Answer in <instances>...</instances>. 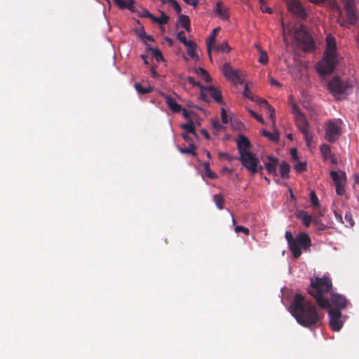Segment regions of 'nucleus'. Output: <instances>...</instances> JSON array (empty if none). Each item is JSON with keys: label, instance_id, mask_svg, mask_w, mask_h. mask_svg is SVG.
Segmentation results:
<instances>
[{"label": "nucleus", "instance_id": "1", "mask_svg": "<svg viewBox=\"0 0 359 359\" xmlns=\"http://www.w3.org/2000/svg\"><path fill=\"white\" fill-rule=\"evenodd\" d=\"M290 311L297 323L303 327H311L320 325L321 317L316 306L306 300L301 294H296L290 306Z\"/></svg>", "mask_w": 359, "mask_h": 359}, {"label": "nucleus", "instance_id": "2", "mask_svg": "<svg viewBox=\"0 0 359 359\" xmlns=\"http://www.w3.org/2000/svg\"><path fill=\"white\" fill-rule=\"evenodd\" d=\"M308 293L316 299L320 308H330V301L326 295L332 293V280L327 276L311 278Z\"/></svg>", "mask_w": 359, "mask_h": 359}, {"label": "nucleus", "instance_id": "3", "mask_svg": "<svg viewBox=\"0 0 359 359\" xmlns=\"http://www.w3.org/2000/svg\"><path fill=\"white\" fill-rule=\"evenodd\" d=\"M337 62L336 39L330 34L326 36V49L321 61L317 65V72L321 75H330Z\"/></svg>", "mask_w": 359, "mask_h": 359}, {"label": "nucleus", "instance_id": "4", "mask_svg": "<svg viewBox=\"0 0 359 359\" xmlns=\"http://www.w3.org/2000/svg\"><path fill=\"white\" fill-rule=\"evenodd\" d=\"M285 239L287 242L289 249L294 258H299L302 254V250H306L311 245V240L309 236L304 233H299L295 238L292 233L287 231L285 234Z\"/></svg>", "mask_w": 359, "mask_h": 359}, {"label": "nucleus", "instance_id": "5", "mask_svg": "<svg viewBox=\"0 0 359 359\" xmlns=\"http://www.w3.org/2000/svg\"><path fill=\"white\" fill-rule=\"evenodd\" d=\"M330 93L337 100H341L351 93L352 86L348 82L334 76L327 83Z\"/></svg>", "mask_w": 359, "mask_h": 359}, {"label": "nucleus", "instance_id": "6", "mask_svg": "<svg viewBox=\"0 0 359 359\" xmlns=\"http://www.w3.org/2000/svg\"><path fill=\"white\" fill-rule=\"evenodd\" d=\"M295 39L304 51H309L315 48L314 42L311 36L306 32L304 25H300L296 30Z\"/></svg>", "mask_w": 359, "mask_h": 359}, {"label": "nucleus", "instance_id": "7", "mask_svg": "<svg viewBox=\"0 0 359 359\" xmlns=\"http://www.w3.org/2000/svg\"><path fill=\"white\" fill-rule=\"evenodd\" d=\"M295 39L304 51H309L315 48L314 42L311 36L306 32L304 25H300L296 30Z\"/></svg>", "mask_w": 359, "mask_h": 359}, {"label": "nucleus", "instance_id": "8", "mask_svg": "<svg viewBox=\"0 0 359 359\" xmlns=\"http://www.w3.org/2000/svg\"><path fill=\"white\" fill-rule=\"evenodd\" d=\"M341 134V128L337 120L330 119L325 123V138L331 143L335 142Z\"/></svg>", "mask_w": 359, "mask_h": 359}, {"label": "nucleus", "instance_id": "9", "mask_svg": "<svg viewBox=\"0 0 359 359\" xmlns=\"http://www.w3.org/2000/svg\"><path fill=\"white\" fill-rule=\"evenodd\" d=\"M297 126L304 135L306 146L310 147L312 144L313 134L309 130V123L304 114H298L295 118Z\"/></svg>", "mask_w": 359, "mask_h": 359}, {"label": "nucleus", "instance_id": "10", "mask_svg": "<svg viewBox=\"0 0 359 359\" xmlns=\"http://www.w3.org/2000/svg\"><path fill=\"white\" fill-rule=\"evenodd\" d=\"M238 160L241 162L242 165L252 175H255L257 171L255 169L256 164H259V159L251 151L243 154L238 157Z\"/></svg>", "mask_w": 359, "mask_h": 359}, {"label": "nucleus", "instance_id": "11", "mask_svg": "<svg viewBox=\"0 0 359 359\" xmlns=\"http://www.w3.org/2000/svg\"><path fill=\"white\" fill-rule=\"evenodd\" d=\"M288 11L301 19H306L308 16L305 8L299 0H286Z\"/></svg>", "mask_w": 359, "mask_h": 359}, {"label": "nucleus", "instance_id": "12", "mask_svg": "<svg viewBox=\"0 0 359 359\" xmlns=\"http://www.w3.org/2000/svg\"><path fill=\"white\" fill-rule=\"evenodd\" d=\"M328 314L330 328L334 332L339 331L343 326V321L341 320V312L339 309H330Z\"/></svg>", "mask_w": 359, "mask_h": 359}, {"label": "nucleus", "instance_id": "13", "mask_svg": "<svg viewBox=\"0 0 359 359\" xmlns=\"http://www.w3.org/2000/svg\"><path fill=\"white\" fill-rule=\"evenodd\" d=\"M330 301L331 302L330 306V308H327L328 310L339 309L341 311V310L345 309L348 304V301L345 296L334 292L331 293Z\"/></svg>", "mask_w": 359, "mask_h": 359}, {"label": "nucleus", "instance_id": "14", "mask_svg": "<svg viewBox=\"0 0 359 359\" xmlns=\"http://www.w3.org/2000/svg\"><path fill=\"white\" fill-rule=\"evenodd\" d=\"M222 73L224 76L235 83H243L240 76V72L238 69H233L229 63H225L222 67Z\"/></svg>", "mask_w": 359, "mask_h": 359}, {"label": "nucleus", "instance_id": "15", "mask_svg": "<svg viewBox=\"0 0 359 359\" xmlns=\"http://www.w3.org/2000/svg\"><path fill=\"white\" fill-rule=\"evenodd\" d=\"M237 149L238 150L239 156L245 154L250 152V142L248 139L243 135H239L236 140Z\"/></svg>", "mask_w": 359, "mask_h": 359}, {"label": "nucleus", "instance_id": "16", "mask_svg": "<svg viewBox=\"0 0 359 359\" xmlns=\"http://www.w3.org/2000/svg\"><path fill=\"white\" fill-rule=\"evenodd\" d=\"M334 214L336 219L338 222L344 224V225L346 227L353 226L355 222H354V219H353L352 214L351 213V212H346L345 216H344V220H343V217H342L341 215L338 213L336 210L334 211Z\"/></svg>", "mask_w": 359, "mask_h": 359}, {"label": "nucleus", "instance_id": "17", "mask_svg": "<svg viewBox=\"0 0 359 359\" xmlns=\"http://www.w3.org/2000/svg\"><path fill=\"white\" fill-rule=\"evenodd\" d=\"M113 1L120 9L127 8L131 12H137V9L134 6L135 0H113Z\"/></svg>", "mask_w": 359, "mask_h": 359}, {"label": "nucleus", "instance_id": "18", "mask_svg": "<svg viewBox=\"0 0 359 359\" xmlns=\"http://www.w3.org/2000/svg\"><path fill=\"white\" fill-rule=\"evenodd\" d=\"M165 102L168 108L174 113H180L182 111V106L176 102V100L170 95H163Z\"/></svg>", "mask_w": 359, "mask_h": 359}, {"label": "nucleus", "instance_id": "19", "mask_svg": "<svg viewBox=\"0 0 359 359\" xmlns=\"http://www.w3.org/2000/svg\"><path fill=\"white\" fill-rule=\"evenodd\" d=\"M219 30H220L219 27H217L213 29V30L212 31L211 35L208 37L207 42H206L208 53L209 55V58L211 61H212L211 50L212 48L213 44L215 43V38H216L217 34L219 33Z\"/></svg>", "mask_w": 359, "mask_h": 359}, {"label": "nucleus", "instance_id": "20", "mask_svg": "<svg viewBox=\"0 0 359 359\" xmlns=\"http://www.w3.org/2000/svg\"><path fill=\"white\" fill-rule=\"evenodd\" d=\"M267 158L269 161L264 164L266 170L269 174L277 175L276 168L278 165V159L270 156H268Z\"/></svg>", "mask_w": 359, "mask_h": 359}, {"label": "nucleus", "instance_id": "21", "mask_svg": "<svg viewBox=\"0 0 359 359\" xmlns=\"http://www.w3.org/2000/svg\"><path fill=\"white\" fill-rule=\"evenodd\" d=\"M346 20L349 25L355 26L358 21V16L356 15L355 8L345 10Z\"/></svg>", "mask_w": 359, "mask_h": 359}, {"label": "nucleus", "instance_id": "22", "mask_svg": "<svg viewBox=\"0 0 359 359\" xmlns=\"http://www.w3.org/2000/svg\"><path fill=\"white\" fill-rule=\"evenodd\" d=\"M205 91H208L210 94V96L212 99H214L218 103H222V96L221 92L213 86H206V90Z\"/></svg>", "mask_w": 359, "mask_h": 359}, {"label": "nucleus", "instance_id": "23", "mask_svg": "<svg viewBox=\"0 0 359 359\" xmlns=\"http://www.w3.org/2000/svg\"><path fill=\"white\" fill-rule=\"evenodd\" d=\"M330 177H332L334 184L339 183H345L346 180V174L344 172L330 171Z\"/></svg>", "mask_w": 359, "mask_h": 359}, {"label": "nucleus", "instance_id": "24", "mask_svg": "<svg viewBox=\"0 0 359 359\" xmlns=\"http://www.w3.org/2000/svg\"><path fill=\"white\" fill-rule=\"evenodd\" d=\"M187 47V54L192 59H198V55L196 53V43L193 41H189V43L184 45Z\"/></svg>", "mask_w": 359, "mask_h": 359}, {"label": "nucleus", "instance_id": "25", "mask_svg": "<svg viewBox=\"0 0 359 359\" xmlns=\"http://www.w3.org/2000/svg\"><path fill=\"white\" fill-rule=\"evenodd\" d=\"M255 47L257 48L258 53H259V57L258 59L259 62L263 65H266L269 62V57L266 52L264 51L257 43L255 44Z\"/></svg>", "mask_w": 359, "mask_h": 359}, {"label": "nucleus", "instance_id": "26", "mask_svg": "<svg viewBox=\"0 0 359 359\" xmlns=\"http://www.w3.org/2000/svg\"><path fill=\"white\" fill-rule=\"evenodd\" d=\"M215 11L223 20H227L229 18L227 10L223 7L221 1H218L216 4Z\"/></svg>", "mask_w": 359, "mask_h": 359}, {"label": "nucleus", "instance_id": "27", "mask_svg": "<svg viewBox=\"0 0 359 359\" xmlns=\"http://www.w3.org/2000/svg\"><path fill=\"white\" fill-rule=\"evenodd\" d=\"M177 21L186 31L188 32L191 31L190 19L187 15H180Z\"/></svg>", "mask_w": 359, "mask_h": 359}, {"label": "nucleus", "instance_id": "28", "mask_svg": "<svg viewBox=\"0 0 359 359\" xmlns=\"http://www.w3.org/2000/svg\"><path fill=\"white\" fill-rule=\"evenodd\" d=\"M290 170V165L287 162L283 161L280 165V172L281 177L283 179H287L289 177Z\"/></svg>", "mask_w": 359, "mask_h": 359}, {"label": "nucleus", "instance_id": "29", "mask_svg": "<svg viewBox=\"0 0 359 359\" xmlns=\"http://www.w3.org/2000/svg\"><path fill=\"white\" fill-rule=\"evenodd\" d=\"M169 19V16L166 15L164 12L161 11V16L155 17L153 15L151 20L154 22L159 24L160 25H164L168 23Z\"/></svg>", "mask_w": 359, "mask_h": 359}, {"label": "nucleus", "instance_id": "30", "mask_svg": "<svg viewBox=\"0 0 359 359\" xmlns=\"http://www.w3.org/2000/svg\"><path fill=\"white\" fill-rule=\"evenodd\" d=\"M196 147L195 146V143L191 142V143L189 144V147L187 148L179 147V151L182 154H191L192 156H196L197 155V153L196 152Z\"/></svg>", "mask_w": 359, "mask_h": 359}, {"label": "nucleus", "instance_id": "31", "mask_svg": "<svg viewBox=\"0 0 359 359\" xmlns=\"http://www.w3.org/2000/svg\"><path fill=\"white\" fill-rule=\"evenodd\" d=\"M182 128L185 130V133H189L190 135L194 136L195 139L198 138V135L195 132V127L192 121L182 125Z\"/></svg>", "mask_w": 359, "mask_h": 359}, {"label": "nucleus", "instance_id": "32", "mask_svg": "<svg viewBox=\"0 0 359 359\" xmlns=\"http://www.w3.org/2000/svg\"><path fill=\"white\" fill-rule=\"evenodd\" d=\"M195 73L201 76L206 83H208L211 81V77L209 75L208 72L202 67H198L195 69Z\"/></svg>", "mask_w": 359, "mask_h": 359}, {"label": "nucleus", "instance_id": "33", "mask_svg": "<svg viewBox=\"0 0 359 359\" xmlns=\"http://www.w3.org/2000/svg\"><path fill=\"white\" fill-rule=\"evenodd\" d=\"M134 87L140 95H146L153 91V88L149 86L148 87H144L139 83H135Z\"/></svg>", "mask_w": 359, "mask_h": 359}, {"label": "nucleus", "instance_id": "34", "mask_svg": "<svg viewBox=\"0 0 359 359\" xmlns=\"http://www.w3.org/2000/svg\"><path fill=\"white\" fill-rule=\"evenodd\" d=\"M298 217L302 221L304 225L306 227H309L312 221V217L311 215H308L305 211H302L299 212Z\"/></svg>", "mask_w": 359, "mask_h": 359}, {"label": "nucleus", "instance_id": "35", "mask_svg": "<svg viewBox=\"0 0 359 359\" xmlns=\"http://www.w3.org/2000/svg\"><path fill=\"white\" fill-rule=\"evenodd\" d=\"M216 52L219 53H228L231 50L227 41H223L222 43L212 46Z\"/></svg>", "mask_w": 359, "mask_h": 359}, {"label": "nucleus", "instance_id": "36", "mask_svg": "<svg viewBox=\"0 0 359 359\" xmlns=\"http://www.w3.org/2000/svg\"><path fill=\"white\" fill-rule=\"evenodd\" d=\"M213 199L217 208L219 210H222L224 208V196L221 194H215L213 197Z\"/></svg>", "mask_w": 359, "mask_h": 359}, {"label": "nucleus", "instance_id": "37", "mask_svg": "<svg viewBox=\"0 0 359 359\" xmlns=\"http://www.w3.org/2000/svg\"><path fill=\"white\" fill-rule=\"evenodd\" d=\"M262 134L264 137L269 138L271 141L276 142V141H278L279 140V134L276 131H275L274 133H272L269 132L267 130H263L262 131Z\"/></svg>", "mask_w": 359, "mask_h": 359}, {"label": "nucleus", "instance_id": "38", "mask_svg": "<svg viewBox=\"0 0 359 359\" xmlns=\"http://www.w3.org/2000/svg\"><path fill=\"white\" fill-rule=\"evenodd\" d=\"M320 152L325 159H327L332 154L331 148L328 144H323L320 146Z\"/></svg>", "mask_w": 359, "mask_h": 359}, {"label": "nucleus", "instance_id": "39", "mask_svg": "<svg viewBox=\"0 0 359 359\" xmlns=\"http://www.w3.org/2000/svg\"><path fill=\"white\" fill-rule=\"evenodd\" d=\"M203 167L205 172V175L210 178V179H215L217 178V175L211 170L210 167V163L209 162H205L203 163Z\"/></svg>", "mask_w": 359, "mask_h": 359}, {"label": "nucleus", "instance_id": "40", "mask_svg": "<svg viewBox=\"0 0 359 359\" xmlns=\"http://www.w3.org/2000/svg\"><path fill=\"white\" fill-rule=\"evenodd\" d=\"M150 50L152 57H154L157 62H160L163 60L162 53L158 48H151Z\"/></svg>", "mask_w": 359, "mask_h": 359}, {"label": "nucleus", "instance_id": "41", "mask_svg": "<svg viewBox=\"0 0 359 359\" xmlns=\"http://www.w3.org/2000/svg\"><path fill=\"white\" fill-rule=\"evenodd\" d=\"M337 22L341 27L349 28V25L346 19H345L344 17L343 16L341 11L339 13V16L337 17Z\"/></svg>", "mask_w": 359, "mask_h": 359}, {"label": "nucleus", "instance_id": "42", "mask_svg": "<svg viewBox=\"0 0 359 359\" xmlns=\"http://www.w3.org/2000/svg\"><path fill=\"white\" fill-rule=\"evenodd\" d=\"M218 156L220 159H226L229 162H231L232 161L236 160V159L238 160V157L233 156L230 155L225 152H220L218 154Z\"/></svg>", "mask_w": 359, "mask_h": 359}, {"label": "nucleus", "instance_id": "43", "mask_svg": "<svg viewBox=\"0 0 359 359\" xmlns=\"http://www.w3.org/2000/svg\"><path fill=\"white\" fill-rule=\"evenodd\" d=\"M310 199H311V205L313 208H316V207L319 206L318 198L316 193L313 191H311L310 192Z\"/></svg>", "mask_w": 359, "mask_h": 359}, {"label": "nucleus", "instance_id": "44", "mask_svg": "<svg viewBox=\"0 0 359 359\" xmlns=\"http://www.w3.org/2000/svg\"><path fill=\"white\" fill-rule=\"evenodd\" d=\"M135 13H137L138 15L142 18H148L151 20L153 17V15L146 8H143L142 11H139L137 10V12Z\"/></svg>", "mask_w": 359, "mask_h": 359}, {"label": "nucleus", "instance_id": "45", "mask_svg": "<svg viewBox=\"0 0 359 359\" xmlns=\"http://www.w3.org/2000/svg\"><path fill=\"white\" fill-rule=\"evenodd\" d=\"M344 184L345 183H339L335 184V189L337 195L342 196L345 194Z\"/></svg>", "mask_w": 359, "mask_h": 359}, {"label": "nucleus", "instance_id": "46", "mask_svg": "<svg viewBox=\"0 0 359 359\" xmlns=\"http://www.w3.org/2000/svg\"><path fill=\"white\" fill-rule=\"evenodd\" d=\"M344 10L351 9L355 8V0H342Z\"/></svg>", "mask_w": 359, "mask_h": 359}, {"label": "nucleus", "instance_id": "47", "mask_svg": "<svg viewBox=\"0 0 359 359\" xmlns=\"http://www.w3.org/2000/svg\"><path fill=\"white\" fill-rule=\"evenodd\" d=\"M212 128L217 132L224 129V127L222 126L217 119L212 120Z\"/></svg>", "mask_w": 359, "mask_h": 359}, {"label": "nucleus", "instance_id": "48", "mask_svg": "<svg viewBox=\"0 0 359 359\" xmlns=\"http://www.w3.org/2000/svg\"><path fill=\"white\" fill-rule=\"evenodd\" d=\"M177 38L184 45L189 42V41L187 40L185 33L183 31H181L177 34Z\"/></svg>", "mask_w": 359, "mask_h": 359}, {"label": "nucleus", "instance_id": "49", "mask_svg": "<svg viewBox=\"0 0 359 359\" xmlns=\"http://www.w3.org/2000/svg\"><path fill=\"white\" fill-rule=\"evenodd\" d=\"M182 137L184 140V141L188 144L191 143V142L194 143L195 142L196 139L189 133H182Z\"/></svg>", "mask_w": 359, "mask_h": 359}, {"label": "nucleus", "instance_id": "50", "mask_svg": "<svg viewBox=\"0 0 359 359\" xmlns=\"http://www.w3.org/2000/svg\"><path fill=\"white\" fill-rule=\"evenodd\" d=\"M260 8L264 13H271L272 9L267 7L265 4V0H259Z\"/></svg>", "mask_w": 359, "mask_h": 359}, {"label": "nucleus", "instance_id": "51", "mask_svg": "<svg viewBox=\"0 0 359 359\" xmlns=\"http://www.w3.org/2000/svg\"><path fill=\"white\" fill-rule=\"evenodd\" d=\"M306 165L302 162H298L294 166V169L297 172H301L306 170Z\"/></svg>", "mask_w": 359, "mask_h": 359}, {"label": "nucleus", "instance_id": "52", "mask_svg": "<svg viewBox=\"0 0 359 359\" xmlns=\"http://www.w3.org/2000/svg\"><path fill=\"white\" fill-rule=\"evenodd\" d=\"M235 231L236 233L242 232L245 235H248L249 232H250L249 229L248 228L243 226H236L235 227Z\"/></svg>", "mask_w": 359, "mask_h": 359}, {"label": "nucleus", "instance_id": "53", "mask_svg": "<svg viewBox=\"0 0 359 359\" xmlns=\"http://www.w3.org/2000/svg\"><path fill=\"white\" fill-rule=\"evenodd\" d=\"M221 118L222 121L224 124H226L229 123V118L224 108L221 109Z\"/></svg>", "mask_w": 359, "mask_h": 359}, {"label": "nucleus", "instance_id": "54", "mask_svg": "<svg viewBox=\"0 0 359 359\" xmlns=\"http://www.w3.org/2000/svg\"><path fill=\"white\" fill-rule=\"evenodd\" d=\"M269 114V118L272 121L273 125H275V109L271 106L267 108Z\"/></svg>", "mask_w": 359, "mask_h": 359}, {"label": "nucleus", "instance_id": "55", "mask_svg": "<svg viewBox=\"0 0 359 359\" xmlns=\"http://www.w3.org/2000/svg\"><path fill=\"white\" fill-rule=\"evenodd\" d=\"M170 5L172 6V8H174V10L176 11V13L177 14H180L181 13V11H182L181 7L175 0H172Z\"/></svg>", "mask_w": 359, "mask_h": 359}, {"label": "nucleus", "instance_id": "56", "mask_svg": "<svg viewBox=\"0 0 359 359\" xmlns=\"http://www.w3.org/2000/svg\"><path fill=\"white\" fill-rule=\"evenodd\" d=\"M249 113L259 123H263L264 119L261 115L257 114L252 110H250Z\"/></svg>", "mask_w": 359, "mask_h": 359}, {"label": "nucleus", "instance_id": "57", "mask_svg": "<svg viewBox=\"0 0 359 359\" xmlns=\"http://www.w3.org/2000/svg\"><path fill=\"white\" fill-rule=\"evenodd\" d=\"M243 95L245 97L249 98L250 100H252V93L248 90V83L245 85Z\"/></svg>", "mask_w": 359, "mask_h": 359}, {"label": "nucleus", "instance_id": "58", "mask_svg": "<svg viewBox=\"0 0 359 359\" xmlns=\"http://www.w3.org/2000/svg\"><path fill=\"white\" fill-rule=\"evenodd\" d=\"M290 155H291V158L293 160L297 161L298 159V153H297V149L292 148L290 149Z\"/></svg>", "mask_w": 359, "mask_h": 359}, {"label": "nucleus", "instance_id": "59", "mask_svg": "<svg viewBox=\"0 0 359 359\" xmlns=\"http://www.w3.org/2000/svg\"><path fill=\"white\" fill-rule=\"evenodd\" d=\"M313 223L317 226L319 230H324L325 228V224L320 222L318 219L313 220Z\"/></svg>", "mask_w": 359, "mask_h": 359}, {"label": "nucleus", "instance_id": "60", "mask_svg": "<svg viewBox=\"0 0 359 359\" xmlns=\"http://www.w3.org/2000/svg\"><path fill=\"white\" fill-rule=\"evenodd\" d=\"M292 111L293 114L294 115V118H296V117H297L298 114H303L302 113V111L299 110V109L295 105H294L292 107Z\"/></svg>", "mask_w": 359, "mask_h": 359}, {"label": "nucleus", "instance_id": "61", "mask_svg": "<svg viewBox=\"0 0 359 359\" xmlns=\"http://www.w3.org/2000/svg\"><path fill=\"white\" fill-rule=\"evenodd\" d=\"M200 98L206 102H209L208 95L204 91L201 92Z\"/></svg>", "mask_w": 359, "mask_h": 359}, {"label": "nucleus", "instance_id": "62", "mask_svg": "<svg viewBox=\"0 0 359 359\" xmlns=\"http://www.w3.org/2000/svg\"><path fill=\"white\" fill-rule=\"evenodd\" d=\"M137 35L142 39V41L144 43H146V41L144 40V36H146V32H144V30L143 29L138 31Z\"/></svg>", "mask_w": 359, "mask_h": 359}, {"label": "nucleus", "instance_id": "63", "mask_svg": "<svg viewBox=\"0 0 359 359\" xmlns=\"http://www.w3.org/2000/svg\"><path fill=\"white\" fill-rule=\"evenodd\" d=\"M184 1L189 5H191L194 7H196L198 6V0H184Z\"/></svg>", "mask_w": 359, "mask_h": 359}, {"label": "nucleus", "instance_id": "64", "mask_svg": "<svg viewBox=\"0 0 359 359\" xmlns=\"http://www.w3.org/2000/svg\"><path fill=\"white\" fill-rule=\"evenodd\" d=\"M193 86H197L201 89V91H205L206 90V86H203L200 82L195 81L193 84Z\"/></svg>", "mask_w": 359, "mask_h": 359}]
</instances>
